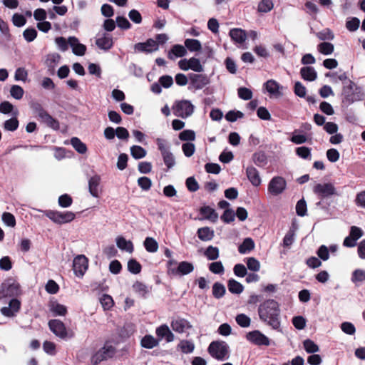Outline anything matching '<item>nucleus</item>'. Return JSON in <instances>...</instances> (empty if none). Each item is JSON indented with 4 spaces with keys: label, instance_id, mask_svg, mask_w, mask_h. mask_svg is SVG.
Segmentation results:
<instances>
[{
    "label": "nucleus",
    "instance_id": "obj_54",
    "mask_svg": "<svg viewBox=\"0 0 365 365\" xmlns=\"http://www.w3.org/2000/svg\"><path fill=\"white\" fill-rule=\"evenodd\" d=\"M19 127V120L16 118H11L6 120L4 123V128L8 131H15Z\"/></svg>",
    "mask_w": 365,
    "mask_h": 365
},
{
    "label": "nucleus",
    "instance_id": "obj_23",
    "mask_svg": "<svg viewBox=\"0 0 365 365\" xmlns=\"http://www.w3.org/2000/svg\"><path fill=\"white\" fill-rule=\"evenodd\" d=\"M199 212L203 217V219L208 220L212 222H215L218 219V214L210 206L205 205L201 207Z\"/></svg>",
    "mask_w": 365,
    "mask_h": 365
},
{
    "label": "nucleus",
    "instance_id": "obj_7",
    "mask_svg": "<svg viewBox=\"0 0 365 365\" xmlns=\"http://www.w3.org/2000/svg\"><path fill=\"white\" fill-rule=\"evenodd\" d=\"M246 339L254 345L259 346H268L271 344L270 339L259 330H254L247 333Z\"/></svg>",
    "mask_w": 365,
    "mask_h": 365
},
{
    "label": "nucleus",
    "instance_id": "obj_53",
    "mask_svg": "<svg viewBox=\"0 0 365 365\" xmlns=\"http://www.w3.org/2000/svg\"><path fill=\"white\" fill-rule=\"evenodd\" d=\"M209 269L211 272L216 274H221L225 272V268L221 261L210 263L209 264Z\"/></svg>",
    "mask_w": 365,
    "mask_h": 365
},
{
    "label": "nucleus",
    "instance_id": "obj_32",
    "mask_svg": "<svg viewBox=\"0 0 365 365\" xmlns=\"http://www.w3.org/2000/svg\"><path fill=\"white\" fill-rule=\"evenodd\" d=\"M49 309L53 316H65L67 313V308L57 302H51L49 304Z\"/></svg>",
    "mask_w": 365,
    "mask_h": 365
},
{
    "label": "nucleus",
    "instance_id": "obj_27",
    "mask_svg": "<svg viewBox=\"0 0 365 365\" xmlns=\"http://www.w3.org/2000/svg\"><path fill=\"white\" fill-rule=\"evenodd\" d=\"M197 235L200 240L207 242L213 239L215 232L209 227H203L197 230Z\"/></svg>",
    "mask_w": 365,
    "mask_h": 365
},
{
    "label": "nucleus",
    "instance_id": "obj_50",
    "mask_svg": "<svg viewBox=\"0 0 365 365\" xmlns=\"http://www.w3.org/2000/svg\"><path fill=\"white\" fill-rule=\"evenodd\" d=\"M304 348L307 353L314 354L319 351V346L311 339H306L303 342Z\"/></svg>",
    "mask_w": 365,
    "mask_h": 365
},
{
    "label": "nucleus",
    "instance_id": "obj_9",
    "mask_svg": "<svg viewBox=\"0 0 365 365\" xmlns=\"http://www.w3.org/2000/svg\"><path fill=\"white\" fill-rule=\"evenodd\" d=\"M50 330L58 337L65 339L68 337V332L65 324L59 319H51L48 323Z\"/></svg>",
    "mask_w": 365,
    "mask_h": 365
},
{
    "label": "nucleus",
    "instance_id": "obj_31",
    "mask_svg": "<svg viewBox=\"0 0 365 365\" xmlns=\"http://www.w3.org/2000/svg\"><path fill=\"white\" fill-rule=\"evenodd\" d=\"M158 344L159 340L150 334H146L142 338L140 341L141 346L145 349H150L157 346Z\"/></svg>",
    "mask_w": 365,
    "mask_h": 365
},
{
    "label": "nucleus",
    "instance_id": "obj_34",
    "mask_svg": "<svg viewBox=\"0 0 365 365\" xmlns=\"http://www.w3.org/2000/svg\"><path fill=\"white\" fill-rule=\"evenodd\" d=\"M227 287L229 292L232 294H240L244 290V286L234 279H230L227 281Z\"/></svg>",
    "mask_w": 365,
    "mask_h": 365
},
{
    "label": "nucleus",
    "instance_id": "obj_6",
    "mask_svg": "<svg viewBox=\"0 0 365 365\" xmlns=\"http://www.w3.org/2000/svg\"><path fill=\"white\" fill-rule=\"evenodd\" d=\"M195 106L191 101L188 100H182L177 101L173 106L175 115L182 118H187L192 115L194 112Z\"/></svg>",
    "mask_w": 365,
    "mask_h": 365
},
{
    "label": "nucleus",
    "instance_id": "obj_60",
    "mask_svg": "<svg viewBox=\"0 0 365 365\" xmlns=\"http://www.w3.org/2000/svg\"><path fill=\"white\" fill-rule=\"evenodd\" d=\"M296 154L302 159H311V148L306 146L298 147Z\"/></svg>",
    "mask_w": 365,
    "mask_h": 365
},
{
    "label": "nucleus",
    "instance_id": "obj_52",
    "mask_svg": "<svg viewBox=\"0 0 365 365\" xmlns=\"http://www.w3.org/2000/svg\"><path fill=\"white\" fill-rule=\"evenodd\" d=\"M296 212L298 216L304 217L307 215V205L304 198L299 200L296 205Z\"/></svg>",
    "mask_w": 365,
    "mask_h": 365
},
{
    "label": "nucleus",
    "instance_id": "obj_40",
    "mask_svg": "<svg viewBox=\"0 0 365 365\" xmlns=\"http://www.w3.org/2000/svg\"><path fill=\"white\" fill-rule=\"evenodd\" d=\"M185 46L191 52L200 51L202 49L201 43L197 39H186L185 41Z\"/></svg>",
    "mask_w": 365,
    "mask_h": 365
},
{
    "label": "nucleus",
    "instance_id": "obj_59",
    "mask_svg": "<svg viewBox=\"0 0 365 365\" xmlns=\"http://www.w3.org/2000/svg\"><path fill=\"white\" fill-rule=\"evenodd\" d=\"M244 113L240 110H230L225 115V119L229 122H235L239 118H242Z\"/></svg>",
    "mask_w": 365,
    "mask_h": 365
},
{
    "label": "nucleus",
    "instance_id": "obj_56",
    "mask_svg": "<svg viewBox=\"0 0 365 365\" xmlns=\"http://www.w3.org/2000/svg\"><path fill=\"white\" fill-rule=\"evenodd\" d=\"M247 269L252 272H257L260 269V262L255 257L246 259Z\"/></svg>",
    "mask_w": 365,
    "mask_h": 365
},
{
    "label": "nucleus",
    "instance_id": "obj_62",
    "mask_svg": "<svg viewBox=\"0 0 365 365\" xmlns=\"http://www.w3.org/2000/svg\"><path fill=\"white\" fill-rule=\"evenodd\" d=\"M138 186L145 191L149 190L152 186V181L148 177H140L138 179Z\"/></svg>",
    "mask_w": 365,
    "mask_h": 365
},
{
    "label": "nucleus",
    "instance_id": "obj_18",
    "mask_svg": "<svg viewBox=\"0 0 365 365\" xmlns=\"http://www.w3.org/2000/svg\"><path fill=\"white\" fill-rule=\"evenodd\" d=\"M246 175L248 180L254 187H258L262 183V179L259 171L252 165H249L246 168Z\"/></svg>",
    "mask_w": 365,
    "mask_h": 365
},
{
    "label": "nucleus",
    "instance_id": "obj_5",
    "mask_svg": "<svg viewBox=\"0 0 365 365\" xmlns=\"http://www.w3.org/2000/svg\"><path fill=\"white\" fill-rule=\"evenodd\" d=\"M115 348L113 345L106 343L101 349L92 356L91 363L93 365H98L101 361L112 358L115 354Z\"/></svg>",
    "mask_w": 365,
    "mask_h": 365
},
{
    "label": "nucleus",
    "instance_id": "obj_3",
    "mask_svg": "<svg viewBox=\"0 0 365 365\" xmlns=\"http://www.w3.org/2000/svg\"><path fill=\"white\" fill-rule=\"evenodd\" d=\"M156 143L158 150L160 151L163 162L168 169L173 168L175 165V158L173 153L170 150V145H168L165 140L157 138Z\"/></svg>",
    "mask_w": 365,
    "mask_h": 365
},
{
    "label": "nucleus",
    "instance_id": "obj_15",
    "mask_svg": "<svg viewBox=\"0 0 365 365\" xmlns=\"http://www.w3.org/2000/svg\"><path fill=\"white\" fill-rule=\"evenodd\" d=\"M96 44L100 49L108 51L113 46V37L106 33H103L101 35L98 34L96 38Z\"/></svg>",
    "mask_w": 365,
    "mask_h": 365
},
{
    "label": "nucleus",
    "instance_id": "obj_49",
    "mask_svg": "<svg viewBox=\"0 0 365 365\" xmlns=\"http://www.w3.org/2000/svg\"><path fill=\"white\" fill-rule=\"evenodd\" d=\"M274 7L272 0H262L258 4V11L261 13H267Z\"/></svg>",
    "mask_w": 365,
    "mask_h": 365
},
{
    "label": "nucleus",
    "instance_id": "obj_4",
    "mask_svg": "<svg viewBox=\"0 0 365 365\" xmlns=\"http://www.w3.org/2000/svg\"><path fill=\"white\" fill-rule=\"evenodd\" d=\"M44 215L57 224H64L73 221L75 218V214L71 211L59 212L55 210H46Z\"/></svg>",
    "mask_w": 365,
    "mask_h": 365
},
{
    "label": "nucleus",
    "instance_id": "obj_41",
    "mask_svg": "<svg viewBox=\"0 0 365 365\" xmlns=\"http://www.w3.org/2000/svg\"><path fill=\"white\" fill-rule=\"evenodd\" d=\"M59 58L60 56L57 53L48 56L45 63L48 68V71H50L51 73L54 72L55 67L58 63Z\"/></svg>",
    "mask_w": 365,
    "mask_h": 365
},
{
    "label": "nucleus",
    "instance_id": "obj_25",
    "mask_svg": "<svg viewBox=\"0 0 365 365\" xmlns=\"http://www.w3.org/2000/svg\"><path fill=\"white\" fill-rule=\"evenodd\" d=\"M101 177L96 175L88 180L89 192L93 197H98L99 195V185Z\"/></svg>",
    "mask_w": 365,
    "mask_h": 365
},
{
    "label": "nucleus",
    "instance_id": "obj_1",
    "mask_svg": "<svg viewBox=\"0 0 365 365\" xmlns=\"http://www.w3.org/2000/svg\"><path fill=\"white\" fill-rule=\"evenodd\" d=\"M259 319L266 325L277 331L281 329V309L279 304L272 299L264 301L257 309Z\"/></svg>",
    "mask_w": 365,
    "mask_h": 365
},
{
    "label": "nucleus",
    "instance_id": "obj_46",
    "mask_svg": "<svg viewBox=\"0 0 365 365\" xmlns=\"http://www.w3.org/2000/svg\"><path fill=\"white\" fill-rule=\"evenodd\" d=\"M235 321L237 324L242 328H247L250 327L251 323L250 318L245 314H237L235 317Z\"/></svg>",
    "mask_w": 365,
    "mask_h": 365
},
{
    "label": "nucleus",
    "instance_id": "obj_8",
    "mask_svg": "<svg viewBox=\"0 0 365 365\" xmlns=\"http://www.w3.org/2000/svg\"><path fill=\"white\" fill-rule=\"evenodd\" d=\"M287 187L285 179L281 176H275L271 179L268 184V191L274 196L282 194Z\"/></svg>",
    "mask_w": 365,
    "mask_h": 365
},
{
    "label": "nucleus",
    "instance_id": "obj_57",
    "mask_svg": "<svg viewBox=\"0 0 365 365\" xmlns=\"http://www.w3.org/2000/svg\"><path fill=\"white\" fill-rule=\"evenodd\" d=\"M182 141H193L195 139V133L192 130H184L179 134Z\"/></svg>",
    "mask_w": 365,
    "mask_h": 365
},
{
    "label": "nucleus",
    "instance_id": "obj_45",
    "mask_svg": "<svg viewBox=\"0 0 365 365\" xmlns=\"http://www.w3.org/2000/svg\"><path fill=\"white\" fill-rule=\"evenodd\" d=\"M209 260H215L219 257V249L212 245L208 246L204 253Z\"/></svg>",
    "mask_w": 365,
    "mask_h": 365
},
{
    "label": "nucleus",
    "instance_id": "obj_11",
    "mask_svg": "<svg viewBox=\"0 0 365 365\" xmlns=\"http://www.w3.org/2000/svg\"><path fill=\"white\" fill-rule=\"evenodd\" d=\"M313 191L322 198H326L336 195V189L331 183H318L314 187Z\"/></svg>",
    "mask_w": 365,
    "mask_h": 365
},
{
    "label": "nucleus",
    "instance_id": "obj_13",
    "mask_svg": "<svg viewBox=\"0 0 365 365\" xmlns=\"http://www.w3.org/2000/svg\"><path fill=\"white\" fill-rule=\"evenodd\" d=\"M190 83L189 89L194 88L195 90H200L203 88L210 83V80L207 76L203 74H190Z\"/></svg>",
    "mask_w": 365,
    "mask_h": 365
},
{
    "label": "nucleus",
    "instance_id": "obj_64",
    "mask_svg": "<svg viewBox=\"0 0 365 365\" xmlns=\"http://www.w3.org/2000/svg\"><path fill=\"white\" fill-rule=\"evenodd\" d=\"M24 93V89L20 86L14 85L11 86L10 94L14 98L19 100L22 98Z\"/></svg>",
    "mask_w": 365,
    "mask_h": 365
},
{
    "label": "nucleus",
    "instance_id": "obj_22",
    "mask_svg": "<svg viewBox=\"0 0 365 365\" xmlns=\"http://www.w3.org/2000/svg\"><path fill=\"white\" fill-rule=\"evenodd\" d=\"M172 329L178 333H183L185 329H191L192 325L185 319H177L171 322Z\"/></svg>",
    "mask_w": 365,
    "mask_h": 365
},
{
    "label": "nucleus",
    "instance_id": "obj_55",
    "mask_svg": "<svg viewBox=\"0 0 365 365\" xmlns=\"http://www.w3.org/2000/svg\"><path fill=\"white\" fill-rule=\"evenodd\" d=\"M3 222L11 227H14L16 226V219L13 214L10 212H5L2 214L1 217Z\"/></svg>",
    "mask_w": 365,
    "mask_h": 365
},
{
    "label": "nucleus",
    "instance_id": "obj_26",
    "mask_svg": "<svg viewBox=\"0 0 365 365\" xmlns=\"http://www.w3.org/2000/svg\"><path fill=\"white\" fill-rule=\"evenodd\" d=\"M302 78L308 81H314L317 78V73L314 68L312 66H304L300 69Z\"/></svg>",
    "mask_w": 365,
    "mask_h": 365
},
{
    "label": "nucleus",
    "instance_id": "obj_28",
    "mask_svg": "<svg viewBox=\"0 0 365 365\" xmlns=\"http://www.w3.org/2000/svg\"><path fill=\"white\" fill-rule=\"evenodd\" d=\"M117 247L128 253H132L134 250L133 244L130 240H127L125 237L119 236L116 238Z\"/></svg>",
    "mask_w": 365,
    "mask_h": 365
},
{
    "label": "nucleus",
    "instance_id": "obj_14",
    "mask_svg": "<svg viewBox=\"0 0 365 365\" xmlns=\"http://www.w3.org/2000/svg\"><path fill=\"white\" fill-rule=\"evenodd\" d=\"M355 83L351 81H347L346 84H344L342 89V95L344 96L343 103L350 105L356 101L355 96L353 93Z\"/></svg>",
    "mask_w": 365,
    "mask_h": 365
},
{
    "label": "nucleus",
    "instance_id": "obj_19",
    "mask_svg": "<svg viewBox=\"0 0 365 365\" xmlns=\"http://www.w3.org/2000/svg\"><path fill=\"white\" fill-rule=\"evenodd\" d=\"M68 43L75 55L82 56L86 53V46L81 43L76 37H68Z\"/></svg>",
    "mask_w": 365,
    "mask_h": 365
},
{
    "label": "nucleus",
    "instance_id": "obj_48",
    "mask_svg": "<svg viewBox=\"0 0 365 365\" xmlns=\"http://www.w3.org/2000/svg\"><path fill=\"white\" fill-rule=\"evenodd\" d=\"M133 289L135 292L142 297H145V295L149 292L148 287L143 282L138 281L133 284Z\"/></svg>",
    "mask_w": 365,
    "mask_h": 365
},
{
    "label": "nucleus",
    "instance_id": "obj_10",
    "mask_svg": "<svg viewBox=\"0 0 365 365\" xmlns=\"http://www.w3.org/2000/svg\"><path fill=\"white\" fill-rule=\"evenodd\" d=\"M135 52L150 53L158 50V43L153 38H148L145 42L137 43L134 45Z\"/></svg>",
    "mask_w": 365,
    "mask_h": 365
},
{
    "label": "nucleus",
    "instance_id": "obj_33",
    "mask_svg": "<svg viewBox=\"0 0 365 365\" xmlns=\"http://www.w3.org/2000/svg\"><path fill=\"white\" fill-rule=\"evenodd\" d=\"M255 248L254 240L250 237L245 238L241 245L238 247V252L240 254H247Z\"/></svg>",
    "mask_w": 365,
    "mask_h": 365
},
{
    "label": "nucleus",
    "instance_id": "obj_47",
    "mask_svg": "<svg viewBox=\"0 0 365 365\" xmlns=\"http://www.w3.org/2000/svg\"><path fill=\"white\" fill-rule=\"evenodd\" d=\"M318 51L324 55L331 54L334 51V47L331 43L323 42L318 45Z\"/></svg>",
    "mask_w": 365,
    "mask_h": 365
},
{
    "label": "nucleus",
    "instance_id": "obj_20",
    "mask_svg": "<svg viewBox=\"0 0 365 365\" xmlns=\"http://www.w3.org/2000/svg\"><path fill=\"white\" fill-rule=\"evenodd\" d=\"M37 117L41 122L45 123L48 127L55 130H58L60 128L59 122L53 118L46 110Z\"/></svg>",
    "mask_w": 365,
    "mask_h": 365
},
{
    "label": "nucleus",
    "instance_id": "obj_17",
    "mask_svg": "<svg viewBox=\"0 0 365 365\" xmlns=\"http://www.w3.org/2000/svg\"><path fill=\"white\" fill-rule=\"evenodd\" d=\"M194 270V265L189 262L182 261L178 263L175 268H170V272L173 274L186 275Z\"/></svg>",
    "mask_w": 365,
    "mask_h": 365
},
{
    "label": "nucleus",
    "instance_id": "obj_16",
    "mask_svg": "<svg viewBox=\"0 0 365 365\" xmlns=\"http://www.w3.org/2000/svg\"><path fill=\"white\" fill-rule=\"evenodd\" d=\"M155 334L158 340H159V342L163 339L168 343L172 342L175 339L173 333L170 331L167 324H162L157 327L155 329Z\"/></svg>",
    "mask_w": 365,
    "mask_h": 365
},
{
    "label": "nucleus",
    "instance_id": "obj_44",
    "mask_svg": "<svg viewBox=\"0 0 365 365\" xmlns=\"http://www.w3.org/2000/svg\"><path fill=\"white\" fill-rule=\"evenodd\" d=\"M141 264L135 259H130L128 262V270L134 274H138L141 272Z\"/></svg>",
    "mask_w": 365,
    "mask_h": 365
},
{
    "label": "nucleus",
    "instance_id": "obj_2",
    "mask_svg": "<svg viewBox=\"0 0 365 365\" xmlns=\"http://www.w3.org/2000/svg\"><path fill=\"white\" fill-rule=\"evenodd\" d=\"M207 351L212 357L219 361L226 360L229 357V346L224 341H212Z\"/></svg>",
    "mask_w": 365,
    "mask_h": 365
},
{
    "label": "nucleus",
    "instance_id": "obj_21",
    "mask_svg": "<svg viewBox=\"0 0 365 365\" xmlns=\"http://www.w3.org/2000/svg\"><path fill=\"white\" fill-rule=\"evenodd\" d=\"M37 117L41 122L45 123L48 127L55 130H58L60 128L59 122L53 118L46 110Z\"/></svg>",
    "mask_w": 365,
    "mask_h": 365
},
{
    "label": "nucleus",
    "instance_id": "obj_30",
    "mask_svg": "<svg viewBox=\"0 0 365 365\" xmlns=\"http://www.w3.org/2000/svg\"><path fill=\"white\" fill-rule=\"evenodd\" d=\"M187 51L186 48L180 44H175L174 45L170 51L168 52V58L170 59L173 60L175 57H183L186 55Z\"/></svg>",
    "mask_w": 365,
    "mask_h": 365
},
{
    "label": "nucleus",
    "instance_id": "obj_51",
    "mask_svg": "<svg viewBox=\"0 0 365 365\" xmlns=\"http://www.w3.org/2000/svg\"><path fill=\"white\" fill-rule=\"evenodd\" d=\"M264 86L267 92H269L271 94H277L279 93V89L280 88L279 84L274 81V80H269L264 83Z\"/></svg>",
    "mask_w": 365,
    "mask_h": 365
},
{
    "label": "nucleus",
    "instance_id": "obj_36",
    "mask_svg": "<svg viewBox=\"0 0 365 365\" xmlns=\"http://www.w3.org/2000/svg\"><path fill=\"white\" fill-rule=\"evenodd\" d=\"M351 280L356 286H359L365 282V270L361 269H355L351 274Z\"/></svg>",
    "mask_w": 365,
    "mask_h": 365
},
{
    "label": "nucleus",
    "instance_id": "obj_35",
    "mask_svg": "<svg viewBox=\"0 0 365 365\" xmlns=\"http://www.w3.org/2000/svg\"><path fill=\"white\" fill-rule=\"evenodd\" d=\"M252 160L254 163L259 168H263L267 163V155L262 151L255 153L252 155Z\"/></svg>",
    "mask_w": 365,
    "mask_h": 365
},
{
    "label": "nucleus",
    "instance_id": "obj_29",
    "mask_svg": "<svg viewBox=\"0 0 365 365\" xmlns=\"http://www.w3.org/2000/svg\"><path fill=\"white\" fill-rule=\"evenodd\" d=\"M229 34L232 40L238 43H244L247 38L245 31L241 29H232Z\"/></svg>",
    "mask_w": 365,
    "mask_h": 365
},
{
    "label": "nucleus",
    "instance_id": "obj_38",
    "mask_svg": "<svg viewBox=\"0 0 365 365\" xmlns=\"http://www.w3.org/2000/svg\"><path fill=\"white\" fill-rule=\"evenodd\" d=\"M71 144L73 148L80 154H84L87 151L86 145L77 137H73L71 139Z\"/></svg>",
    "mask_w": 365,
    "mask_h": 365
},
{
    "label": "nucleus",
    "instance_id": "obj_63",
    "mask_svg": "<svg viewBox=\"0 0 365 365\" xmlns=\"http://www.w3.org/2000/svg\"><path fill=\"white\" fill-rule=\"evenodd\" d=\"M23 36L27 42H32L37 36V31L34 28H27L23 32Z\"/></svg>",
    "mask_w": 365,
    "mask_h": 365
},
{
    "label": "nucleus",
    "instance_id": "obj_39",
    "mask_svg": "<svg viewBox=\"0 0 365 365\" xmlns=\"http://www.w3.org/2000/svg\"><path fill=\"white\" fill-rule=\"evenodd\" d=\"M178 347L183 354H191L195 349V344L190 340H181Z\"/></svg>",
    "mask_w": 365,
    "mask_h": 365
},
{
    "label": "nucleus",
    "instance_id": "obj_58",
    "mask_svg": "<svg viewBox=\"0 0 365 365\" xmlns=\"http://www.w3.org/2000/svg\"><path fill=\"white\" fill-rule=\"evenodd\" d=\"M295 230L290 228L283 239V246L288 247L291 246L294 241Z\"/></svg>",
    "mask_w": 365,
    "mask_h": 365
},
{
    "label": "nucleus",
    "instance_id": "obj_61",
    "mask_svg": "<svg viewBox=\"0 0 365 365\" xmlns=\"http://www.w3.org/2000/svg\"><path fill=\"white\" fill-rule=\"evenodd\" d=\"M298 132V130H295L292 133V136L290 138V141L297 145L306 143L307 141V137L304 135L297 134Z\"/></svg>",
    "mask_w": 365,
    "mask_h": 365
},
{
    "label": "nucleus",
    "instance_id": "obj_37",
    "mask_svg": "<svg viewBox=\"0 0 365 365\" xmlns=\"http://www.w3.org/2000/svg\"><path fill=\"white\" fill-rule=\"evenodd\" d=\"M143 245L146 251L151 253L156 252L159 247L158 242L150 237H147L145 239Z\"/></svg>",
    "mask_w": 365,
    "mask_h": 365
},
{
    "label": "nucleus",
    "instance_id": "obj_42",
    "mask_svg": "<svg viewBox=\"0 0 365 365\" xmlns=\"http://www.w3.org/2000/svg\"><path fill=\"white\" fill-rule=\"evenodd\" d=\"M226 292L225 287L220 282H215L212 285V295L215 299L222 298Z\"/></svg>",
    "mask_w": 365,
    "mask_h": 365
},
{
    "label": "nucleus",
    "instance_id": "obj_24",
    "mask_svg": "<svg viewBox=\"0 0 365 365\" xmlns=\"http://www.w3.org/2000/svg\"><path fill=\"white\" fill-rule=\"evenodd\" d=\"M19 289V284L15 283L9 284H2L0 290V297H11L17 293Z\"/></svg>",
    "mask_w": 365,
    "mask_h": 365
},
{
    "label": "nucleus",
    "instance_id": "obj_12",
    "mask_svg": "<svg viewBox=\"0 0 365 365\" xmlns=\"http://www.w3.org/2000/svg\"><path fill=\"white\" fill-rule=\"evenodd\" d=\"M88 269V259L84 255H78L73 261V269L78 277H83Z\"/></svg>",
    "mask_w": 365,
    "mask_h": 365
},
{
    "label": "nucleus",
    "instance_id": "obj_43",
    "mask_svg": "<svg viewBox=\"0 0 365 365\" xmlns=\"http://www.w3.org/2000/svg\"><path fill=\"white\" fill-rule=\"evenodd\" d=\"M130 150L131 156L136 160L143 158L147 154L146 150L140 145H133Z\"/></svg>",
    "mask_w": 365,
    "mask_h": 365
}]
</instances>
